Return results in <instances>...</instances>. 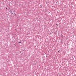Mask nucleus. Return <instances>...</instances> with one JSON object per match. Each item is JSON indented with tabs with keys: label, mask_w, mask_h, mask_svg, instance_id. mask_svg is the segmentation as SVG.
Instances as JSON below:
<instances>
[{
	"label": "nucleus",
	"mask_w": 76,
	"mask_h": 76,
	"mask_svg": "<svg viewBox=\"0 0 76 76\" xmlns=\"http://www.w3.org/2000/svg\"><path fill=\"white\" fill-rule=\"evenodd\" d=\"M19 43H21V42H19Z\"/></svg>",
	"instance_id": "obj_1"
},
{
	"label": "nucleus",
	"mask_w": 76,
	"mask_h": 76,
	"mask_svg": "<svg viewBox=\"0 0 76 76\" xmlns=\"http://www.w3.org/2000/svg\"><path fill=\"white\" fill-rule=\"evenodd\" d=\"M15 15H16V14L15 13Z\"/></svg>",
	"instance_id": "obj_2"
},
{
	"label": "nucleus",
	"mask_w": 76,
	"mask_h": 76,
	"mask_svg": "<svg viewBox=\"0 0 76 76\" xmlns=\"http://www.w3.org/2000/svg\"><path fill=\"white\" fill-rule=\"evenodd\" d=\"M6 9H7V8H6Z\"/></svg>",
	"instance_id": "obj_3"
}]
</instances>
